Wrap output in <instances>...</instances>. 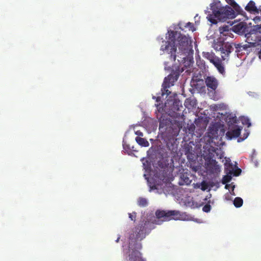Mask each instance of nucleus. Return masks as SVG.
<instances>
[{
    "mask_svg": "<svg viewBox=\"0 0 261 261\" xmlns=\"http://www.w3.org/2000/svg\"><path fill=\"white\" fill-rule=\"evenodd\" d=\"M155 216L158 219L152 222L145 221L141 222L137 225L129 236V247L132 250H141L142 248L141 241L144 239L149 231L154 228V224H161L159 219L163 218V221H168L172 219L179 220L181 218V214L179 211L174 210H160L155 212Z\"/></svg>",
    "mask_w": 261,
    "mask_h": 261,
    "instance_id": "nucleus-1",
    "label": "nucleus"
},
{
    "mask_svg": "<svg viewBox=\"0 0 261 261\" xmlns=\"http://www.w3.org/2000/svg\"><path fill=\"white\" fill-rule=\"evenodd\" d=\"M233 8L229 6L223 7L221 1H214L211 5L212 13L208 15V20L213 24H216L218 20L225 21L227 19H233L239 14L242 10L235 1H226Z\"/></svg>",
    "mask_w": 261,
    "mask_h": 261,
    "instance_id": "nucleus-2",
    "label": "nucleus"
},
{
    "mask_svg": "<svg viewBox=\"0 0 261 261\" xmlns=\"http://www.w3.org/2000/svg\"><path fill=\"white\" fill-rule=\"evenodd\" d=\"M177 42L178 49L180 51L176 55L178 57V62L180 64H184L186 67H189L194 62L193 59L188 57L193 54V51L189 39L185 35L179 33Z\"/></svg>",
    "mask_w": 261,
    "mask_h": 261,
    "instance_id": "nucleus-3",
    "label": "nucleus"
},
{
    "mask_svg": "<svg viewBox=\"0 0 261 261\" xmlns=\"http://www.w3.org/2000/svg\"><path fill=\"white\" fill-rule=\"evenodd\" d=\"M246 44L241 45L238 44L236 46V51L249 50V48L255 47L261 45V35H258L251 28L245 34Z\"/></svg>",
    "mask_w": 261,
    "mask_h": 261,
    "instance_id": "nucleus-4",
    "label": "nucleus"
},
{
    "mask_svg": "<svg viewBox=\"0 0 261 261\" xmlns=\"http://www.w3.org/2000/svg\"><path fill=\"white\" fill-rule=\"evenodd\" d=\"M169 33V41H163V44L161 45V50L167 51L170 55V59L171 61H175L176 58V38H178L179 33L177 31H170Z\"/></svg>",
    "mask_w": 261,
    "mask_h": 261,
    "instance_id": "nucleus-5",
    "label": "nucleus"
},
{
    "mask_svg": "<svg viewBox=\"0 0 261 261\" xmlns=\"http://www.w3.org/2000/svg\"><path fill=\"white\" fill-rule=\"evenodd\" d=\"M212 158L213 156L210 155L205 159V168L208 174L215 177H218L221 172V168L218 162Z\"/></svg>",
    "mask_w": 261,
    "mask_h": 261,
    "instance_id": "nucleus-6",
    "label": "nucleus"
},
{
    "mask_svg": "<svg viewBox=\"0 0 261 261\" xmlns=\"http://www.w3.org/2000/svg\"><path fill=\"white\" fill-rule=\"evenodd\" d=\"M180 71L178 69L176 70H172L171 73L164 79L162 87L165 90L166 88H168L174 85V83L176 82L179 76Z\"/></svg>",
    "mask_w": 261,
    "mask_h": 261,
    "instance_id": "nucleus-7",
    "label": "nucleus"
},
{
    "mask_svg": "<svg viewBox=\"0 0 261 261\" xmlns=\"http://www.w3.org/2000/svg\"><path fill=\"white\" fill-rule=\"evenodd\" d=\"M249 29L247 23L244 22H240L232 27L233 32L238 34L242 35H245Z\"/></svg>",
    "mask_w": 261,
    "mask_h": 261,
    "instance_id": "nucleus-8",
    "label": "nucleus"
},
{
    "mask_svg": "<svg viewBox=\"0 0 261 261\" xmlns=\"http://www.w3.org/2000/svg\"><path fill=\"white\" fill-rule=\"evenodd\" d=\"M205 84L208 89L215 91L218 86V81L214 76H207L205 80Z\"/></svg>",
    "mask_w": 261,
    "mask_h": 261,
    "instance_id": "nucleus-9",
    "label": "nucleus"
},
{
    "mask_svg": "<svg viewBox=\"0 0 261 261\" xmlns=\"http://www.w3.org/2000/svg\"><path fill=\"white\" fill-rule=\"evenodd\" d=\"M233 50L232 45L228 43H224L223 49L221 50V58L223 60H225Z\"/></svg>",
    "mask_w": 261,
    "mask_h": 261,
    "instance_id": "nucleus-10",
    "label": "nucleus"
},
{
    "mask_svg": "<svg viewBox=\"0 0 261 261\" xmlns=\"http://www.w3.org/2000/svg\"><path fill=\"white\" fill-rule=\"evenodd\" d=\"M225 172L226 174H229L230 175L233 174L234 176H238L241 173V170L240 168H237L234 170L232 164L229 163L225 164Z\"/></svg>",
    "mask_w": 261,
    "mask_h": 261,
    "instance_id": "nucleus-11",
    "label": "nucleus"
},
{
    "mask_svg": "<svg viewBox=\"0 0 261 261\" xmlns=\"http://www.w3.org/2000/svg\"><path fill=\"white\" fill-rule=\"evenodd\" d=\"M242 128V127L237 126V128L232 130H228L226 133V137L228 140L238 137L240 135Z\"/></svg>",
    "mask_w": 261,
    "mask_h": 261,
    "instance_id": "nucleus-12",
    "label": "nucleus"
},
{
    "mask_svg": "<svg viewBox=\"0 0 261 261\" xmlns=\"http://www.w3.org/2000/svg\"><path fill=\"white\" fill-rule=\"evenodd\" d=\"M130 261H145L142 257V253L137 250H132L129 254Z\"/></svg>",
    "mask_w": 261,
    "mask_h": 261,
    "instance_id": "nucleus-13",
    "label": "nucleus"
},
{
    "mask_svg": "<svg viewBox=\"0 0 261 261\" xmlns=\"http://www.w3.org/2000/svg\"><path fill=\"white\" fill-rule=\"evenodd\" d=\"M212 64L221 74H223L225 73L224 67L222 63V60L219 58H217Z\"/></svg>",
    "mask_w": 261,
    "mask_h": 261,
    "instance_id": "nucleus-14",
    "label": "nucleus"
},
{
    "mask_svg": "<svg viewBox=\"0 0 261 261\" xmlns=\"http://www.w3.org/2000/svg\"><path fill=\"white\" fill-rule=\"evenodd\" d=\"M245 9L250 13L255 14L256 13H258V11L261 9L260 7L258 9L256 7L254 1H249L246 6Z\"/></svg>",
    "mask_w": 261,
    "mask_h": 261,
    "instance_id": "nucleus-15",
    "label": "nucleus"
},
{
    "mask_svg": "<svg viewBox=\"0 0 261 261\" xmlns=\"http://www.w3.org/2000/svg\"><path fill=\"white\" fill-rule=\"evenodd\" d=\"M202 57L210 61V62L212 63L214 62V61L215 60V59L218 58L216 57L215 55V54L213 52H206L203 51L202 53Z\"/></svg>",
    "mask_w": 261,
    "mask_h": 261,
    "instance_id": "nucleus-16",
    "label": "nucleus"
},
{
    "mask_svg": "<svg viewBox=\"0 0 261 261\" xmlns=\"http://www.w3.org/2000/svg\"><path fill=\"white\" fill-rule=\"evenodd\" d=\"M135 140L137 143L141 146L148 147L149 145V143L148 141L144 138L140 137H137L135 138Z\"/></svg>",
    "mask_w": 261,
    "mask_h": 261,
    "instance_id": "nucleus-17",
    "label": "nucleus"
},
{
    "mask_svg": "<svg viewBox=\"0 0 261 261\" xmlns=\"http://www.w3.org/2000/svg\"><path fill=\"white\" fill-rule=\"evenodd\" d=\"M192 180L186 175L183 174L181 176V180L179 181L180 185H189L191 184Z\"/></svg>",
    "mask_w": 261,
    "mask_h": 261,
    "instance_id": "nucleus-18",
    "label": "nucleus"
},
{
    "mask_svg": "<svg viewBox=\"0 0 261 261\" xmlns=\"http://www.w3.org/2000/svg\"><path fill=\"white\" fill-rule=\"evenodd\" d=\"M138 204L141 207H145L148 205L147 200L143 197H140L138 200Z\"/></svg>",
    "mask_w": 261,
    "mask_h": 261,
    "instance_id": "nucleus-19",
    "label": "nucleus"
},
{
    "mask_svg": "<svg viewBox=\"0 0 261 261\" xmlns=\"http://www.w3.org/2000/svg\"><path fill=\"white\" fill-rule=\"evenodd\" d=\"M209 186L213 187L214 186V183L213 182H210L208 184L206 181H203L201 183V189L203 191H205Z\"/></svg>",
    "mask_w": 261,
    "mask_h": 261,
    "instance_id": "nucleus-20",
    "label": "nucleus"
},
{
    "mask_svg": "<svg viewBox=\"0 0 261 261\" xmlns=\"http://www.w3.org/2000/svg\"><path fill=\"white\" fill-rule=\"evenodd\" d=\"M255 14H256V15L253 18V21L256 24L259 23L261 24V9H259L258 13H256Z\"/></svg>",
    "mask_w": 261,
    "mask_h": 261,
    "instance_id": "nucleus-21",
    "label": "nucleus"
},
{
    "mask_svg": "<svg viewBox=\"0 0 261 261\" xmlns=\"http://www.w3.org/2000/svg\"><path fill=\"white\" fill-rule=\"evenodd\" d=\"M243 203V199L240 197H236L233 200V204L236 207H240Z\"/></svg>",
    "mask_w": 261,
    "mask_h": 261,
    "instance_id": "nucleus-22",
    "label": "nucleus"
},
{
    "mask_svg": "<svg viewBox=\"0 0 261 261\" xmlns=\"http://www.w3.org/2000/svg\"><path fill=\"white\" fill-rule=\"evenodd\" d=\"M158 178L162 181H166L167 180V173L166 172H164V170L160 171L159 173Z\"/></svg>",
    "mask_w": 261,
    "mask_h": 261,
    "instance_id": "nucleus-23",
    "label": "nucleus"
},
{
    "mask_svg": "<svg viewBox=\"0 0 261 261\" xmlns=\"http://www.w3.org/2000/svg\"><path fill=\"white\" fill-rule=\"evenodd\" d=\"M231 175L229 174H227V175H225L223 176L222 179V183L223 184H226L227 182H229L231 180Z\"/></svg>",
    "mask_w": 261,
    "mask_h": 261,
    "instance_id": "nucleus-24",
    "label": "nucleus"
},
{
    "mask_svg": "<svg viewBox=\"0 0 261 261\" xmlns=\"http://www.w3.org/2000/svg\"><path fill=\"white\" fill-rule=\"evenodd\" d=\"M123 149L125 151V152L128 154H129V155L130 154V153H132V149L130 147L129 145L128 144H127L124 141H123Z\"/></svg>",
    "mask_w": 261,
    "mask_h": 261,
    "instance_id": "nucleus-25",
    "label": "nucleus"
},
{
    "mask_svg": "<svg viewBox=\"0 0 261 261\" xmlns=\"http://www.w3.org/2000/svg\"><path fill=\"white\" fill-rule=\"evenodd\" d=\"M224 44V43H223L221 42H218L214 44V48L216 50L221 51L223 49Z\"/></svg>",
    "mask_w": 261,
    "mask_h": 261,
    "instance_id": "nucleus-26",
    "label": "nucleus"
},
{
    "mask_svg": "<svg viewBox=\"0 0 261 261\" xmlns=\"http://www.w3.org/2000/svg\"><path fill=\"white\" fill-rule=\"evenodd\" d=\"M253 30L257 33L258 35H260L261 34V24L260 25L257 24L254 25L252 28Z\"/></svg>",
    "mask_w": 261,
    "mask_h": 261,
    "instance_id": "nucleus-27",
    "label": "nucleus"
},
{
    "mask_svg": "<svg viewBox=\"0 0 261 261\" xmlns=\"http://www.w3.org/2000/svg\"><path fill=\"white\" fill-rule=\"evenodd\" d=\"M242 122L243 124L247 125L248 127L251 126V122L250 121V120L248 118L243 117L242 119Z\"/></svg>",
    "mask_w": 261,
    "mask_h": 261,
    "instance_id": "nucleus-28",
    "label": "nucleus"
},
{
    "mask_svg": "<svg viewBox=\"0 0 261 261\" xmlns=\"http://www.w3.org/2000/svg\"><path fill=\"white\" fill-rule=\"evenodd\" d=\"M249 134V133L248 132V130H246L245 133L244 134L243 137V138H242V137L239 138L238 139V142H240L244 141L245 139H246L248 137Z\"/></svg>",
    "mask_w": 261,
    "mask_h": 261,
    "instance_id": "nucleus-29",
    "label": "nucleus"
},
{
    "mask_svg": "<svg viewBox=\"0 0 261 261\" xmlns=\"http://www.w3.org/2000/svg\"><path fill=\"white\" fill-rule=\"evenodd\" d=\"M185 27L188 28L189 29V30H191L192 32H194V31H195V29L194 28V24H193V23H192L191 22H189L185 24Z\"/></svg>",
    "mask_w": 261,
    "mask_h": 261,
    "instance_id": "nucleus-30",
    "label": "nucleus"
},
{
    "mask_svg": "<svg viewBox=\"0 0 261 261\" xmlns=\"http://www.w3.org/2000/svg\"><path fill=\"white\" fill-rule=\"evenodd\" d=\"M220 32L221 34H224L225 32L229 31V27L228 25H225L220 28Z\"/></svg>",
    "mask_w": 261,
    "mask_h": 261,
    "instance_id": "nucleus-31",
    "label": "nucleus"
},
{
    "mask_svg": "<svg viewBox=\"0 0 261 261\" xmlns=\"http://www.w3.org/2000/svg\"><path fill=\"white\" fill-rule=\"evenodd\" d=\"M211 210V206L210 204H205L202 208V210L203 212L205 213H208L210 212Z\"/></svg>",
    "mask_w": 261,
    "mask_h": 261,
    "instance_id": "nucleus-32",
    "label": "nucleus"
},
{
    "mask_svg": "<svg viewBox=\"0 0 261 261\" xmlns=\"http://www.w3.org/2000/svg\"><path fill=\"white\" fill-rule=\"evenodd\" d=\"M185 152H186V154H187V156L189 157V154H192V147L191 146L190 147L189 146L187 147L186 148Z\"/></svg>",
    "mask_w": 261,
    "mask_h": 261,
    "instance_id": "nucleus-33",
    "label": "nucleus"
},
{
    "mask_svg": "<svg viewBox=\"0 0 261 261\" xmlns=\"http://www.w3.org/2000/svg\"><path fill=\"white\" fill-rule=\"evenodd\" d=\"M129 218L132 221H135L136 218V213L133 212L132 213H129Z\"/></svg>",
    "mask_w": 261,
    "mask_h": 261,
    "instance_id": "nucleus-34",
    "label": "nucleus"
},
{
    "mask_svg": "<svg viewBox=\"0 0 261 261\" xmlns=\"http://www.w3.org/2000/svg\"><path fill=\"white\" fill-rule=\"evenodd\" d=\"M162 95H164V94H166L167 95H169L170 94V92L167 89V88H166L165 90L164 89V87H163V88L162 89Z\"/></svg>",
    "mask_w": 261,
    "mask_h": 261,
    "instance_id": "nucleus-35",
    "label": "nucleus"
},
{
    "mask_svg": "<svg viewBox=\"0 0 261 261\" xmlns=\"http://www.w3.org/2000/svg\"><path fill=\"white\" fill-rule=\"evenodd\" d=\"M156 107H157V108H158V111H159V112H161L162 113L163 111V108L162 107H160V105H156Z\"/></svg>",
    "mask_w": 261,
    "mask_h": 261,
    "instance_id": "nucleus-36",
    "label": "nucleus"
},
{
    "mask_svg": "<svg viewBox=\"0 0 261 261\" xmlns=\"http://www.w3.org/2000/svg\"><path fill=\"white\" fill-rule=\"evenodd\" d=\"M135 134L138 135V137L141 136L142 137L143 136V134L142 132H141L140 130H137L135 132Z\"/></svg>",
    "mask_w": 261,
    "mask_h": 261,
    "instance_id": "nucleus-37",
    "label": "nucleus"
},
{
    "mask_svg": "<svg viewBox=\"0 0 261 261\" xmlns=\"http://www.w3.org/2000/svg\"><path fill=\"white\" fill-rule=\"evenodd\" d=\"M159 121H160L159 128H160L161 127H163L164 126V124L163 120L162 121L161 120V118H160Z\"/></svg>",
    "mask_w": 261,
    "mask_h": 261,
    "instance_id": "nucleus-38",
    "label": "nucleus"
},
{
    "mask_svg": "<svg viewBox=\"0 0 261 261\" xmlns=\"http://www.w3.org/2000/svg\"><path fill=\"white\" fill-rule=\"evenodd\" d=\"M189 100L187 99L185 101V106L187 108L189 107Z\"/></svg>",
    "mask_w": 261,
    "mask_h": 261,
    "instance_id": "nucleus-39",
    "label": "nucleus"
},
{
    "mask_svg": "<svg viewBox=\"0 0 261 261\" xmlns=\"http://www.w3.org/2000/svg\"><path fill=\"white\" fill-rule=\"evenodd\" d=\"M153 98H154V99H155V98L156 101L157 102H159V101H161V97H159V96H158V97H153Z\"/></svg>",
    "mask_w": 261,
    "mask_h": 261,
    "instance_id": "nucleus-40",
    "label": "nucleus"
},
{
    "mask_svg": "<svg viewBox=\"0 0 261 261\" xmlns=\"http://www.w3.org/2000/svg\"><path fill=\"white\" fill-rule=\"evenodd\" d=\"M258 56L260 59H261V46H260V49L258 52Z\"/></svg>",
    "mask_w": 261,
    "mask_h": 261,
    "instance_id": "nucleus-41",
    "label": "nucleus"
},
{
    "mask_svg": "<svg viewBox=\"0 0 261 261\" xmlns=\"http://www.w3.org/2000/svg\"><path fill=\"white\" fill-rule=\"evenodd\" d=\"M255 155V152H254L252 154V155H251V157L252 161H253V160L254 159V156Z\"/></svg>",
    "mask_w": 261,
    "mask_h": 261,
    "instance_id": "nucleus-42",
    "label": "nucleus"
},
{
    "mask_svg": "<svg viewBox=\"0 0 261 261\" xmlns=\"http://www.w3.org/2000/svg\"><path fill=\"white\" fill-rule=\"evenodd\" d=\"M216 150H218V148L213 147L212 151H213V152H215L216 151Z\"/></svg>",
    "mask_w": 261,
    "mask_h": 261,
    "instance_id": "nucleus-43",
    "label": "nucleus"
},
{
    "mask_svg": "<svg viewBox=\"0 0 261 261\" xmlns=\"http://www.w3.org/2000/svg\"><path fill=\"white\" fill-rule=\"evenodd\" d=\"M151 189H156V186H152L151 187H150Z\"/></svg>",
    "mask_w": 261,
    "mask_h": 261,
    "instance_id": "nucleus-44",
    "label": "nucleus"
},
{
    "mask_svg": "<svg viewBox=\"0 0 261 261\" xmlns=\"http://www.w3.org/2000/svg\"><path fill=\"white\" fill-rule=\"evenodd\" d=\"M119 239H120V237H118V238H117V239H116V242H119Z\"/></svg>",
    "mask_w": 261,
    "mask_h": 261,
    "instance_id": "nucleus-45",
    "label": "nucleus"
},
{
    "mask_svg": "<svg viewBox=\"0 0 261 261\" xmlns=\"http://www.w3.org/2000/svg\"><path fill=\"white\" fill-rule=\"evenodd\" d=\"M189 105H190V106H192V107H193V106H194V104H191V103H190Z\"/></svg>",
    "mask_w": 261,
    "mask_h": 261,
    "instance_id": "nucleus-46",
    "label": "nucleus"
},
{
    "mask_svg": "<svg viewBox=\"0 0 261 261\" xmlns=\"http://www.w3.org/2000/svg\"><path fill=\"white\" fill-rule=\"evenodd\" d=\"M254 163H255V165L256 166H257V162H256H256H254Z\"/></svg>",
    "mask_w": 261,
    "mask_h": 261,
    "instance_id": "nucleus-47",
    "label": "nucleus"
},
{
    "mask_svg": "<svg viewBox=\"0 0 261 261\" xmlns=\"http://www.w3.org/2000/svg\"><path fill=\"white\" fill-rule=\"evenodd\" d=\"M174 103H179V101H178V102H177V101H174Z\"/></svg>",
    "mask_w": 261,
    "mask_h": 261,
    "instance_id": "nucleus-48",
    "label": "nucleus"
},
{
    "mask_svg": "<svg viewBox=\"0 0 261 261\" xmlns=\"http://www.w3.org/2000/svg\"><path fill=\"white\" fill-rule=\"evenodd\" d=\"M226 34H228V33H226V34H223L224 35H226Z\"/></svg>",
    "mask_w": 261,
    "mask_h": 261,
    "instance_id": "nucleus-49",
    "label": "nucleus"
},
{
    "mask_svg": "<svg viewBox=\"0 0 261 261\" xmlns=\"http://www.w3.org/2000/svg\"><path fill=\"white\" fill-rule=\"evenodd\" d=\"M180 29H181V30H183V29L181 28V27H179Z\"/></svg>",
    "mask_w": 261,
    "mask_h": 261,
    "instance_id": "nucleus-50",
    "label": "nucleus"
}]
</instances>
